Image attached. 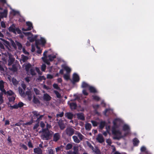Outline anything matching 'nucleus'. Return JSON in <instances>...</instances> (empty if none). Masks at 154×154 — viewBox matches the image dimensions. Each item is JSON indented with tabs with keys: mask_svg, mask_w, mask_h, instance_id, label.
I'll return each mask as SVG.
<instances>
[{
	"mask_svg": "<svg viewBox=\"0 0 154 154\" xmlns=\"http://www.w3.org/2000/svg\"><path fill=\"white\" fill-rule=\"evenodd\" d=\"M117 128V125H113L112 127V132L113 135V138L114 140H119L120 139L123 137L126 136L129 134L128 131L125 133L124 134V136L122 135V133L119 130H116Z\"/></svg>",
	"mask_w": 154,
	"mask_h": 154,
	"instance_id": "f257e3e1",
	"label": "nucleus"
},
{
	"mask_svg": "<svg viewBox=\"0 0 154 154\" xmlns=\"http://www.w3.org/2000/svg\"><path fill=\"white\" fill-rule=\"evenodd\" d=\"M48 52V51H45L43 54V57H42V59L43 61L45 63L49 65L50 63L49 62V60L50 61H52L54 59L56 58V56L55 55L50 54L48 56L46 55V54Z\"/></svg>",
	"mask_w": 154,
	"mask_h": 154,
	"instance_id": "f03ea898",
	"label": "nucleus"
},
{
	"mask_svg": "<svg viewBox=\"0 0 154 154\" xmlns=\"http://www.w3.org/2000/svg\"><path fill=\"white\" fill-rule=\"evenodd\" d=\"M42 138L45 140L50 139L53 134V132L52 131L48 129H42Z\"/></svg>",
	"mask_w": 154,
	"mask_h": 154,
	"instance_id": "7ed1b4c3",
	"label": "nucleus"
},
{
	"mask_svg": "<svg viewBox=\"0 0 154 154\" xmlns=\"http://www.w3.org/2000/svg\"><path fill=\"white\" fill-rule=\"evenodd\" d=\"M5 83L3 80L0 81V91L5 94H8L10 96H12L14 94V93L11 91L10 90L7 91H6L4 89V85Z\"/></svg>",
	"mask_w": 154,
	"mask_h": 154,
	"instance_id": "20e7f679",
	"label": "nucleus"
},
{
	"mask_svg": "<svg viewBox=\"0 0 154 154\" xmlns=\"http://www.w3.org/2000/svg\"><path fill=\"white\" fill-rule=\"evenodd\" d=\"M46 43V40L44 38H41L40 40H36L35 41V45L36 48L38 50L37 51V53L40 54L42 52V50L40 49L39 47L38 46V45L41 44L44 45Z\"/></svg>",
	"mask_w": 154,
	"mask_h": 154,
	"instance_id": "39448f33",
	"label": "nucleus"
},
{
	"mask_svg": "<svg viewBox=\"0 0 154 154\" xmlns=\"http://www.w3.org/2000/svg\"><path fill=\"white\" fill-rule=\"evenodd\" d=\"M62 69L60 71V73L61 74L65 73L63 75V77L65 79L67 80V66L66 65H62Z\"/></svg>",
	"mask_w": 154,
	"mask_h": 154,
	"instance_id": "423d86ee",
	"label": "nucleus"
},
{
	"mask_svg": "<svg viewBox=\"0 0 154 154\" xmlns=\"http://www.w3.org/2000/svg\"><path fill=\"white\" fill-rule=\"evenodd\" d=\"M9 30L10 32H13L14 34H16V32L19 34H21L22 33L21 31L18 28H15L14 24H13L9 28Z\"/></svg>",
	"mask_w": 154,
	"mask_h": 154,
	"instance_id": "0eeeda50",
	"label": "nucleus"
},
{
	"mask_svg": "<svg viewBox=\"0 0 154 154\" xmlns=\"http://www.w3.org/2000/svg\"><path fill=\"white\" fill-rule=\"evenodd\" d=\"M23 34L26 35L28 36H30L31 35V36H29L28 38V39L29 41L31 42H34V41H35V42L36 40H36L37 38V35H35V36H33L32 35V34L30 32H23Z\"/></svg>",
	"mask_w": 154,
	"mask_h": 154,
	"instance_id": "6e6552de",
	"label": "nucleus"
},
{
	"mask_svg": "<svg viewBox=\"0 0 154 154\" xmlns=\"http://www.w3.org/2000/svg\"><path fill=\"white\" fill-rule=\"evenodd\" d=\"M8 106L10 105L9 106L10 107V109H18L19 107H21L23 106L24 105V104L21 102H19L18 104H16L14 105L13 106H11V104L9 103L8 104Z\"/></svg>",
	"mask_w": 154,
	"mask_h": 154,
	"instance_id": "1a4fd4ad",
	"label": "nucleus"
},
{
	"mask_svg": "<svg viewBox=\"0 0 154 154\" xmlns=\"http://www.w3.org/2000/svg\"><path fill=\"white\" fill-rule=\"evenodd\" d=\"M8 55L9 56V59L8 60V66H10L12 65L15 61V59L11 54L8 53Z\"/></svg>",
	"mask_w": 154,
	"mask_h": 154,
	"instance_id": "9d476101",
	"label": "nucleus"
},
{
	"mask_svg": "<svg viewBox=\"0 0 154 154\" xmlns=\"http://www.w3.org/2000/svg\"><path fill=\"white\" fill-rule=\"evenodd\" d=\"M79 77L78 75L75 73L73 75L72 79L71 80V82L72 84H74L75 82H79Z\"/></svg>",
	"mask_w": 154,
	"mask_h": 154,
	"instance_id": "9b49d317",
	"label": "nucleus"
},
{
	"mask_svg": "<svg viewBox=\"0 0 154 154\" xmlns=\"http://www.w3.org/2000/svg\"><path fill=\"white\" fill-rule=\"evenodd\" d=\"M73 151H69L68 152V154H79V153L78 146H74L73 147Z\"/></svg>",
	"mask_w": 154,
	"mask_h": 154,
	"instance_id": "f8f14e48",
	"label": "nucleus"
},
{
	"mask_svg": "<svg viewBox=\"0 0 154 154\" xmlns=\"http://www.w3.org/2000/svg\"><path fill=\"white\" fill-rule=\"evenodd\" d=\"M5 68L6 69V68L5 66L3 63L0 61V72L1 73L3 74H5L6 72V71L5 69Z\"/></svg>",
	"mask_w": 154,
	"mask_h": 154,
	"instance_id": "ddd939ff",
	"label": "nucleus"
},
{
	"mask_svg": "<svg viewBox=\"0 0 154 154\" xmlns=\"http://www.w3.org/2000/svg\"><path fill=\"white\" fill-rule=\"evenodd\" d=\"M26 24L28 27L26 28H23L22 30L23 31H27L31 30L32 28V23L29 22H26Z\"/></svg>",
	"mask_w": 154,
	"mask_h": 154,
	"instance_id": "4468645a",
	"label": "nucleus"
},
{
	"mask_svg": "<svg viewBox=\"0 0 154 154\" xmlns=\"http://www.w3.org/2000/svg\"><path fill=\"white\" fill-rule=\"evenodd\" d=\"M0 39L3 41V44L5 46L6 48L8 50H11V47L9 42L5 40L2 38H0Z\"/></svg>",
	"mask_w": 154,
	"mask_h": 154,
	"instance_id": "2eb2a0df",
	"label": "nucleus"
},
{
	"mask_svg": "<svg viewBox=\"0 0 154 154\" xmlns=\"http://www.w3.org/2000/svg\"><path fill=\"white\" fill-rule=\"evenodd\" d=\"M0 39L3 41V44L5 46L6 48L8 50H11V47L9 42L5 40L2 38H0Z\"/></svg>",
	"mask_w": 154,
	"mask_h": 154,
	"instance_id": "dca6fc26",
	"label": "nucleus"
},
{
	"mask_svg": "<svg viewBox=\"0 0 154 154\" xmlns=\"http://www.w3.org/2000/svg\"><path fill=\"white\" fill-rule=\"evenodd\" d=\"M97 140L100 143H102L104 142V138L101 134H99L96 138Z\"/></svg>",
	"mask_w": 154,
	"mask_h": 154,
	"instance_id": "f3484780",
	"label": "nucleus"
},
{
	"mask_svg": "<svg viewBox=\"0 0 154 154\" xmlns=\"http://www.w3.org/2000/svg\"><path fill=\"white\" fill-rule=\"evenodd\" d=\"M77 118L78 119L82 121L85 120V117L84 114L82 113H79L76 114Z\"/></svg>",
	"mask_w": 154,
	"mask_h": 154,
	"instance_id": "a211bd4d",
	"label": "nucleus"
},
{
	"mask_svg": "<svg viewBox=\"0 0 154 154\" xmlns=\"http://www.w3.org/2000/svg\"><path fill=\"white\" fill-rule=\"evenodd\" d=\"M60 137V135L58 133L55 134L53 136V140L55 142H57L59 140Z\"/></svg>",
	"mask_w": 154,
	"mask_h": 154,
	"instance_id": "6ab92c4d",
	"label": "nucleus"
},
{
	"mask_svg": "<svg viewBox=\"0 0 154 154\" xmlns=\"http://www.w3.org/2000/svg\"><path fill=\"white\" fill-rule=\"evenodd\" d=\"M8 13V11L7 9H5L3 12H0V17L1 18L4 17H6L7 16V14Z\"/></svg>",
	"mask_w": 154,
	"mask_h": 154,
	"instance_id": "aec40b11",
	"label": "nucleus"
},
{
	"mask_svg": "<svg viewBox=\"0 0 154 154\" xmlns=\"http://www.w3.org/2000/svg\"><path fill=\"white\" fill-rule=\"evenodd\" d=\"M51 97L47 93L45 94L43 96V99L46 101H50Z\"/></svg>",
	"mask_w": 154,
	"mask_h": 154,
	"instance_id": "412c9836",
	"label": "nucleus"
},
{
	"mask_svg": "<svg viewBox=\"0 0 154 154\" xmlns=\"http://www.w3.org/2000/svg\"><path fill=\"white\" fill-rule=\"evenodd\" d=\"M27 96L29 100H31L32 97V95L31 92L29 91H28L26 92L25 94V97Z\"/></svg>",
	"mask_w": 154,
	"mask_h": 154,
	"instance_id": "4be33fe9",
	"label": "nucleus"
},
{
	"mask_svg": "<svg viewBox=\"0 0 154 154\" xmlns=\"http://www.w3.org/2000/svg\"><path fill=\"white\" fill-rule=\"evenodd\" d=\"M28 58L27 57L24 56V55H21V59L20 60V61L21 63L26 62L28 59Z\"/></svg>",
	"mask_w": 154,
	"mask_h": 154,
	"instance_id": "5701e85b",
	"label": "nucleus"
},
{
	"mask_svg": "<svg viewBox=\"0 0 154 154\" xmlns=\"http://www.w3.org/2000/svg\"><path fill=\"white\" fill-rule=\"evenodd\" d=\"M34 152L37 154H42V149L38 147L34 149Z\"/></svg>",
	"mask_w": 154,
	"mask_h": 154,
	"instance_id": "b1692460",
	"label": "nucleus"
},
{
	"mask_svg": "<svg viewBox=\"0 0 154 154\" xmlns=\"http://www.w3.org/2000/svg\"><path fill=\"white\" fill-rule=\"evenodd\" d=\"M74 131L73 129L68 127V135L69 136L72 135L74 134Z\"/></svg>",
	"mask_w": 154,
	"mask_h": 154,
	"instance_id": "393cba45",
	"label": "nucleus"
},
{
	"mask_svg": "<svg viewBox=\"0 0 154 154\" xmlns=\"http://www.w3.org/2000/svg\"><path fill=\"white\" fill-rule=\"evenodd\" d=\"M25 67L26 71L28 72H29L30 69L31 68V65L30 63H27L24 64L23 65Z\"/></svg>",
	"mask_w": 154,
	"mask_h": 154,
	"instance_id": "a878e982",
	"label": "nucleus"
},
{
	"mask_svg": "<svg viewBox=\"0 0 154 154\" xmlns=\"http://www.w3.org/2000/svg\"><path fill=\"white\" fill-rule=\"evenodd\" d=\"M32 113L33 115L32 119H37L38 117L39 116V113L37 111H35L32 112Z\"/></svg>",
	"mask_w": 154,
	"mask_h": 154,
	"instance_id": "bb28decb",
	"label": "nucleus"
},
{
	"mask_svg": "<svg viewBox=\"0 0 154 154\" xmlns=\"http://www.w3.org/2000/svg\"><path fill=\"white\" fill-rule=\"evenodd\" d=\"M106 124V123L105 121H101L100 122V125L99 126V129L100 130H102L105 127Z\"/></svg>",
	"mask_w": 154,
	"mask_h": 154,
	"instance_id": "cd10ccee",
	"label": "nucleus"
},
{
	"mask_svg": "<svg viewBox=\"0 0 154 154\" xmlns=\"http://www.w3.org/2000/svg\"><path fill=\"white\" fill-rule=\"evenodd\" d=\"M89 90L91 93H96L97 92V90L93 87L89 86Z\"/></svg>",
	"mask_w": 154,
	"mask_h": 154,
	"instance_id": "c85d7f7f",
	"label": "nucleus"
},
{
	"mask_svg": "<svg viewBox=\"0 0 154 154\" xmlns=\"http://www.w3.org/2000/svg\"><path fill=\"white\" fill-rule=\"evenodd\" d=\"M91 125L89 123H87L85 125V128L86 130L88 131H90L91 128Z\"/></svg>",
	"mask_w": 154,
	"mask_h": 154,
	"instance_id": "c756f323",
	"label": "nucleus"
},
{
	"mask_svg": "<svg viewBox=\"0 0 154 154\" xmlns=\"http://www.w3.org/2000/svg\"><path fill=\"white\" fill-rule=\"evenodd\" d=\"M19 93L21 96L23 97H25V93L23 90L21 88H19Z\"/></svg>",
	"mask_w": 154,
	"mask_h": 154,
	"instance_id": "7c9ffc66",
	"label": "nucleus"
},
{
	"mask_svg": "<svg viewBox=\"0 0 154 154\" xmlns=\"http://www.w3.org/2000/svg\"><path fill=\"white\" fill-rule=\"evenodd\" d=\"M133 144L134 146H137L139 143V141L136 138H134L133 140Z\"/></svg>",
	"mask_w": 154,
	"mask_h": 154,
	"instance_id": "2f4dec72",
	"label": "nucleus"
},
{
	"mask_svg": "<svg viewBox=\"0 0 154 154\" xmlns=\"http://www.w3.org/2000/svg\"><path fill=\"white\" fill-rule=\"evenodd\" d=\"M123 130L124 131H128L130 130L129 126L126 124L124 125L123 126Z\"/></svg>",
	"mask_w": 154,
	"mask_h": 154,
	"instance_id": "473e14b6",
	"label": "nucleus"
},
{
	"mask_svg": "<svg viewBox=\"0 0 154 154\" xmlns=\"http://www.w3.org/2000/svg\"><path fill=\"white\" fill-rule=\"evenodd\" d=\"M8 99L10 102H13L15 99V96L14 95L10 96L8 97Z\"/></svg>",
	"mask_w": 154,
	"mask_h": 154,
	"instance_id": "72a5a7b5",
	"label": "nucleus"
},
{
	"mask_svg": "<svg viewBox=\"0 0 154 154\" xmlns=\"http://www.w3.org/2000/svg\"><path fill=\"white\" fill-rule=\"evenodd\" d=\"M72 138L73 139L74 142L77 143H79L80 142V140L78 139L77 136H73L72 137Z\"/></svg>",
	"mask_w": 154,
	"mask_h": 154,
	"instance_id": "f704fd0d",
	"label": "nucleus"
},
{
	"mask_svg": "<svg viewBox=\"0 0 154 154\" xmlns=\"http://www.w3.org/2000/svg\"><path fill=\"white\" fill-rule=\"evenodd\" d=\"M15 43L16 45L18 46V49L21 50L23 48L21 44L17 41H15Z\"/></svg>",
	"mask_w": 154,
	"mask_h": 154,
	"instance_id": "c9c22d12",
	"label": "nucleus"
},
{
	"mask_svg": "<svg viewBox=\"0 0 154 154\" xmlns=\"http://www.w3.org/2000/svg\"><path fill=\"white\" fill-rule=\"evenodd\" d=\"M81 86L82 88H87L89 87V86L87 83L83 82H82Z\"/></svg>",
	"mask_w": 154,
	"mask_h": 154,
	"instance_id": "e433bc0d",
	"label": "nucleus"
},
{
	"mask_svg": "<svg viewBox=\"0 0 154 154\" xmlns=\"http://www.w3.org/2000/svg\"><path fill=\"white\" fill-rule=\"evenodd\" d=\"M59 124L61 129H63L65 128V125L62 122H59Z\"/></svg>",
	"mask_w": 154,
	"mask_h": 154,
	"instance_id": "4c0bfd02",
	"label": "nucleus"
},
{
	"mask_svg": "<svg viewBox=\"0 0 154 154\" xmlns=\"http://www.w3.org/2000/svg\"><path fill=\"white\" fill-rule=\"evenodd\" d=\"M30 73L32 75H35L36 74L35 69L33 68H32L30 69Z\"/></svg>",
	"mask_w": 154,
	"mask_h": 154,
	"instance_id": "58836bf2",
	"label": "nucleus"
},
{
	"mask_svg": "<svg viewBox=\"0 0 154 154\" xmlns=\"http://www.w3.org/2000/svg\"><path fill=\"white\" fill-rule=\"evenodd\" d=\"M77 134L78 136L79 137V139L82 140L83 139V137H84V136L81 134L80 132H78L77 134Z\"/></svg>",
	"mask_w": 154,
	"mask_h": 154,
	"instance_id": "ea45409f",
	"label": "nucleus"
},
{
	"mask_svg": "<svg viewBox=\"0 0 154 154\" xmlns=\"http://www.w3.org/2000/svg\"><path fill=\"white\" fill-rule=\"evenodd\" d=\"M3 94V93L2 92L0 93V104H2L4 102Z\"/></svg>",
	"mask_w": 154,
	"mask_h": 154,
	"instance_id": "a19ab883",
	"label": "nucleus"
},
{
	"mask_svg": "<svg viewBox=\"0 0 154 154\" xmlns=\"http://www.w3.org/2000/svg\"><path fill=\"white\" fill-rule=\"evenodd\" d=\"M44 115H40L39 114V116L38 117L37 119L35 120L36 122H37L38 123L39 122V121L42 119V118L44 116Z\"/></svg>",
	"mask_w": 154,
	"mask_h": 154,
	"instance_id": "79ce46f5",
	"label": "nucleus"
},
{
	"mask_svg": "<svg viewBox=\"0 0 154 154\" xmlns=\"http://www.w3.org/2000/svg\"><path fill=\"white\" fill-rule=\"evenodd\" d=\"M93 151L94 152L95 154H101L100 150L97 148H96Z\"/></svg>",
	"mask_w": 154,
	"mask_h": 154,
	"instance_id": "37998d69",
	"label": "nucleus"
},
{
	"mask_svg": "<svg viewBox=\"0 0 154 154\" xmlns=\"http://www.w3.org/2000/svg\"><path fill=\"white\" fill-rule=\"evenodd\" d=\"M11 81L13 85H17L18 83V81L15 79L14 78L12 79Z\"/></svg>",
	"mask_w": 154,
	"mask_h": 154,
	"instance_id": "c03bdc74",
	"label": "nucleus"
},
{
	"mask_svg": "<svg viewBox=\"0 0 154 154\" xmlns=\"http://www.w3.org/2000/svg\"><path fill=\"white\" fill-rule=\"evenodd\" d=\"M54 92L55 94L57 97L59 98H60L61 97L60 94L57 91H54Z\"/></svg>",
	"mask_w": 154,
	"mask_h": 154,
	"instance_id": "a18cd8bd",
	"label": "nucleus"
},
{
	"mask_svg": "<svg viewBox=\"0 0 154 154\" xmlns=\"http://www.w3.org/2000/svg\"><path fill=\"white\" fill-rule=\"evenodd\" d=\"M9 69L11 70L14 72H16L17 71V68L14 65H13L12 67Z\"/></svg>",
	"mask_w": 154,
	"mask_h": 154,
	"instance_id": "49530a36",
	"label": "nucleus"
},
{
	"mask_svg": "<svg viewBox=\"0 0 154 154\" xmlns=\"http://www.w3.org/2000/svg\"><path fill=\"white\" fill-rule=\"evenodd\" d=\"M45 78L44 76H39L37 78V80L39 81H41L42 80H45Z\"/></svg>",
	"mask_w": 154,
	"mask_h": 154,
	"instance_id": "de8ad7c7",
	"label": "nucleus"
},
{
	"mask_svg": "<svg viewBox=\"0 0 154 154\" xmlns=\"http://www.w3.org/2000/svg\"><path fill=\"white\" fill-rule=\"evenodd\" d=\"M63 114H64V113L63 112H62L60 113H59L57 114L56 117L57 118H59L60 117L61 118L63 116Z\"/></svg>",
	"mask_w": 154,
	"mask_h": 154,
	"instance_id": "09e8293b",
	"label": "nucleus"
},
{
	"mask_svg": "<svg viewBox=\"0 0 154 154\" xmlns=\"http://www.w3.org/2000/svg\"><path fill=\"white\" fill-rule=\"evenodd\" d=\"M73 117V114L70 112H68V119H71Z\"/></svg>",
	"mask_w": 154,
	"mask_h": 154,
	"instance_id": "8fccbe9b",
	"label": "nucleus"
},
{
	"mask_svg": "<svg viewBox=\"0 0 154 154\" xmlns=\"http://www.w3.org/2000/svg\"><path fill=\"white\" fill-rule=\"evenodd\" d=\"M47 154H54L53 150L51 149H48Z\"/></svg>",
	"mask_w": 154,
	"mask_h": 154,
	"instance_id": "3c124183",
	"label": "nucleus"
},
{
	"mask_svg": "<svg viewBox=\"0 0 154 154\" xmlns=\"http://www.w3.org/2000/svg\"><path fill=\"white\" fill-rule=\"evenodd\" d=\"M91 122L93 125L94 127H96L98 125V123L97 122L95 121L92 120L91 121Z\"/></svg>",
	"mask_w": 154,
	"mask_h": 154,
	"instance_id": "603ef678",
	"label": "nucleus"
},
{
	"mask_svg": "<svg viewBox=\"0 0 154 154\" xmlns=\"http://www.w3.org/2000/svg\"><path fill=\"white\" fill-rule=\"evenodd\" d=\"M87 144L88 146L91 149L93 150H94V149L93 146L89 142H88L87 143Z\"/></svg>",
	"mask_w": 154,
	"mask_h": 154,
	"instance_id": "864d4df0",
	"label": "nucleus"
},
{
	"mask_svg": "<svg viewBox=\"0 0 154 154\" xmlns=\"http://www.w3.org/2000/svg\"><path fill=\"white\" fill-rule=\"evenodd\" d=\"M93 99L96 101H99L100 100V97L97 96H93Z\"/></svg>",
	"mask_w": 154,
	"mask_h": 154,
	"instance_id": "5fc2aeb1",
	"label": "nucleus"
},
{
	"mask_svg": "<svg viewBox=\"0 0 154 154\" xmlns=\"http://www.w3.org/2000/svg\"><path fill=\"white\" fill-rule=\"evenodd\" d=\"M54 88L57 90H60V88L59 87L58 85L57 84L54 83L53 85Z\"/></svg>",
	"mask_w": 154,
	"mask_h": 154,
	"instance_id": "6e6d98bb",
	"label": "nucleus"
},
{
	"mask_svg": "<svg viewBox=\"0 0 154 154\" xmlns=\"http://www.w3.org/2000/svg\"><path fill=\"white\" fill-rule=\"evenodd\" d=\"M33 91L35 92L36 94L37 95L39 94L40 93V91L37 89L35 88H34Z\"/></svg>",
	"mask_w": 154,
	"mask_h": 154,
	"instance_id": "4d7b16f0",
	"label": "nucleus"
},
{
	"mask_svg": "<svg viewBox=\"0 0 154 154\" xmlns=\"http://www.w3.org/2000/svg\"><path fill=\"white\" fill-rule=\"evenodd\" d=\"M46 68V65L45 64H43L41 67L42 70L44 71L45 70Z\"/></svg>",
	"mask_w": 154,
	"mask_h": 154,
	"instance_id": "13d9d810",
	"label": "nucleus"
},
{
	"mask_svg": "<svg viewBox=\"0 0 154 154\" xmlns=\"http://www.w3.org/2000/svg\"><path fill=\"white\" fill-rule=\"evenodd\" d=\"M106 142L109 145H110L112 144L111 140L110 139H106Z\"/></svg>",
	"mask_w": 154,
	"mask_h": 154,
	"instance_id": "bf43d9fd",
	"label": "nucleus"
},
{
	"mask_svg": "<svg viewBox=\"0 0 154 154\" xmlns=\"http://www.w3.org/2000/svg\"><path fill=\"white\" fill-rule=\"evenodd\" d=\"M33 101L35 103H38L39 102L38 100L34 97L33 98Z\"/></svg>",
	"mask_w": 154,
	"mask_h": 154,
	"instance_id": "052dcab7",
	"label": "nucleus"
},
{
	"mask_svg": "<svg viewBox=\"0 0 154 154\" xmlns=\"http://www.w3.org/2000/svg\"><path fill=\"white\" fill-rule=\"evenodd\" d=\"M22 50V51L23 52V53L25 54H29V53L26 50L25 48L24 47L23 48Z\"/></svg>",
	"mask_w": 154,
	"mask_h": 154,
	"instance_id": "680f3d73",
	"label": "nucleus"
},
{
	"mask_svg": "<svg viewBox=\"0 0 154 154\" xmlns=\"http://www.w3.org/2000/svg\"><path fill=\"white\" fill-rule=\"evenodd\" d=\"M110 109H106L103 112V113L105 116H106V113H107L110 110Z\"/></svg>",
	"mask_w": 154,
	"mask_h": 154,
	"instance_id": "e2e57ef3",
	"label": "nucleus"
},
{
	"mask_svg": "<svg viewBox=\"0 0 154 154\" xmlns=\"http://www.w3.org/2000/svg\"><path fill=\"white\" fill-rule=\"evenodd\" d=\"M1 26L2 27L5 28L6 27L5 24L4 22L2 21L1 22Z\"/></svg>",
	"mask_w": 154,
	"mask_h": 154,
	"instance_id": "0e129e2a",
	"label": "nucleus"
},
{
	"mask_svg": "<svg viewBox=\"0 0 154 154\" xmlns=\"http://www.w3.org/2000/svg\"><path fill=\"white\" fill-rule=\"evenodd\" d=\"M33 119H32L31 120H30L29 122H28L26 123V125H30L32 124L33 123Z\"/></svg>",
	"mask_w": 154,
	"mask_h": 154,
	"instance_id": "69168bd1",
	"label": "nucleus"
},
{
	"mask_svg": "<svg viewBox=\"0 0 154 154\" xmlns=\"http://www.w3.org/2000/svg\"><path fill=\"white\" fill-rule=\"evenodd\" d=\"M11 44H12V46L14 48V49H16V43H15L14 41H12L11 42Z\"/></svg>",
	"mask_w": 154,
	"mask_h": 154,
	"instance_id": "338daca9",
	"label": "nucleus"
},
{
	"mask_svg": "<svg viewBox=\"0 0 154 154\" xmlns=\"http://www.w3.org/2000/svg\"><path fill=\"white\" fill-rule=\"evenodd\" d=\"M21 146L26 150L27 149V147L26 146L23 144H21Z\"/></svg>",
	"mask_w": 154,
	"mask_h": 154,
	"instance_id": "774afa93",
	"label": "nucleus"
}]
</instances>
